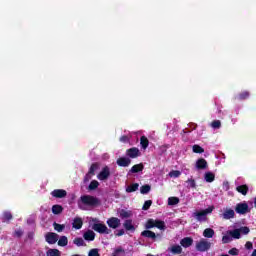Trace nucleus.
<instances>
[{
  "mask_svg": "<svg viewBox=\"0 0 256 256\" xmlns=\"http://www.w3.org/2000/svg\"><path fill=\"white\" fill-rule=\"evenodd\" d=\"M80 201L83 205H87L88 207H97L101 205V201L99 200V198L91 195L81 196Z\"/></svg>",
  "mask_w": 256,
  "mask_h": 256,
  "instance_id": "obj_1",
  "label": "nucleus"
},
{
  "mask_svg": "<svg viewBox=\"0 0 256 256\" xmlns=\"http://www.w3.org/2000/svg\"><path fill=\"white\" fill-rule=\"evenodd\" d=\"M213 209H215V206H210L204 210L194 212L193 217L198 220L199 223H205V221H207V215H209V213H213Z\"/></svg>",
  "mask_w": 256,
  "mask_h": 256,
  "instance_id": "obj_2",
  "label": "nucleus"
},
{
  "mask_svg": "<svg viewBox=\"0 0 256 256\" xmlns=\"http://www.w3.org/2000/svg\"><path fill=\"white\" fill-rule=\"evenodd\" d=\"M92 229L93 231H96V233H100V235H109V233H111V229L104 223H94Z\"/></svg>",
  "mask_w": 256,
  "mask_h": 256,
  "instance_id": "obj_3",
  "label": "nucleus"
},
{
  "mask_svg": "<svg viewBox=\"0 0 256 256\" xmlns=\"http://www.w3.org/2000/svg\"><path fill=\"white\" fill-rule=\"evenodd\" d=\"M209 249H211V242L207 241L205 238L200 239V241L196 243V250L200 251V253H205V251H209Z\"/></svg>",
  "mask_w": 256,
  "mask_h": 256,
  "instance_id": "obj_4",
  "label": "nucleus"
},
{
  "mask_svg": "<svg viewBox=\"0 0 256 256\" xmlns=\"http://www.w3.org/2000/svg\"><path fill=\"white\" fill-rule=\"evenodd\" d=\"M235 211L236 213H238V215H246V213H251V209H249V204H247L246 202H240L236 204Z\"/></svg>",
  "mask_w": 256,
  "mask_h": 256,
  "instance_id": "obj_5",
  "label": "nucleus"
},
{
  "mask_svg": "<svg viewBox=\"0 0 256 256\" xmlns=\"http://www.w3.org/2000/svg\"><path fill=\"white\" fill-rule=\"evenodd\" d=\"M97 177L99 181H107V179L111 177V169L109 168V166L103 167Z\"/></svg>",
  "mask_w": 256,
  "mask_h": 256,
  "instance_id": "obj_6",
  "label": "nucleus"
},
{
  "mask_svg": "<svg viewBox=\"0 0 256 256\" xmlns=\"http://www.w3.org/2000/svg\"><path fill=\"white\" fill-rule=\"evenodd\" d=\"M126 156L128 159H137V157H141V151L137 147H132L126 150Z\"/></svg>",
  "mask_w": 256,
  "mask_h": 256,
  "instance_id": "obj_7",
  "label": "nucleus"
},
{
  "mask_svg": "<svg viewBox=\"0 0 256 256\" xmlns=\"http://www.w3.org/2000/svg\"><path fill=\"white\" fill-rule=\"evenodd\" d=\"M110 229H119L121 227V219L117 217H111L106 221Z\"/></svg>",
  "mask_w": 256,
  "mask_h": 256,
  "instance_id": "obj_8",
  "label": "nucleus"
},
{
  "mask_svg": "<svg viewBox=\"0 0 256 256\" xmlns=\"http://www.w3.org/2000/svg\"><path fill=\"white\" fill-rule=\"evenodd\" d=\"M46 242H48L49 245H55L57 241H59V235L55 232H48L45 235Z\"/></svg>",
  "mask_w": 256,
  "mask_h": 256,
  "instance_id": "obj_9",
  "label": "nucleus"
},
{
  "mask_svg": "<svg viewBox=\"0 0 256 256\" xmlns=\"http://www.w3.org/2000/svg\"><path fill=\"white\" fill-rule=\"evenodd\" d=\"M52 197L55 199H65L67 197V191L63 189H55L51 192Z\"/></svg>",
  "mask_w": 256,
  "mask_h": 256,
  "instance_id": "obj_10",
  "label": "nucleus"
},
{
  "mask_svg": "<svg viewBox=\"0 0 256 256\" xmlns=\"http://www.w3.org/2000/svg\"><path fill=\"white\" fill-rule=\"evenodd\" d=\"M119 167H129L131 165V158L128 157H120L116 161Z\"/></svg>",
  "mask_w": 256,
  "mask_h": 256,
  "instance_id": "obj_11",
  "label": "nucleus"
},
{
  "mask_svg": "<svg viewBox=\"0 0 256 256\" xmlns=\"http://www.w3.org/2000/svg\"><path fill=\"white\" fill-rule=\"evenodd\" d=\"M141 237H145L146 239H152V241H155L157 239V234L151 230H144L141 232Z\"/></svg>",
  "mask_w": 256,
  "mask_h": 256,
  "instance_id": "obj_12",
  "label": "nucleus"
},
{
  "mask_svg": "<svg viewBox=\"0 0 256 256\" xmlns=\"http://www.w3.org/2000/svg\"><path fill=\"white\" fill-rule=\"evenodd\" d=\"M207 167H208L207 160H205L204 158H200L196 161V169L203 170V169H207Z\"/></svg>",
  "mask_w": 256,
  "mask_h": 256,
  "instance_id": "obj_13",
  "label": "nucleus"
},
{
  "mask_svg": "<svg viewBox=\"0 0 256 256\" xmlns=\"http://www.w3.org/2000/svg\"><path fill=\"white\" fill-rule=\"evenodd\" d=\"M180 245L187 249L188 247H191L193 245V238L191 237H185L180 241Z\"/></svg>",
  "mask_w": 256,
  "mask_h": 256,
  "instance_id": "obj_14",
  "label": "nucleus"
},
{
  "mask_svg": "<svg viewBox=\"0 0 256 256\" xmlns=\"http://www.w3.org/2000/svg\"><path fill=\"white\" fill-rule=\"evenodd\" d=\"M143 169H145V165H143V163L135 164L134 166L131 167L129 173H141Z\"/></svg>",
  "mask_w": 256,
  "mask_h": 256,
  "instance_id": "obj_15",
  "label": "nucleus"
},
{
  "mask_svg": "<svg viewBox=\"0 0 256 256\" xmlns=\"http://www.w3.org/2000/svg\"><path fill=\"white\" fill-rule=\"evenodd\" d=\"M236 191L238 193H241V195H247L249 193V186H247V184H243V185H240V186H237L236 187Z\"/></svg>",
  "mask_w": 256,
  "mask_h": 256,
  "instance_id": "obj_16",
  "label": "nucleus"
},
{
  "mask_svg": "<svg viewBox=\"0 0 256 256\" xmlns=\"http://www.w3.org/2000/svg\"><path fill=\"white\" fill-rule=\"evenodd\" d=\"M214 236H215V230H213V228H206L203 231V237H206V239H213Z\"/></svg>",
  "mask_w": 256,
  "mask_h": 256,
  "instance_id": "obj_17",
  "label": "nucleus"
},
{
  "mask_svg": "<svg viewBox=\"0 0 256 256\" xmlns=\"http://www.w3.org/2000/svg\"><path fill=\"white\" fill-rule=\"evenodd\" d=\"M85 241H95V232L93 230H88L83 235Z\"/></svg>",
  "mask_w": 256,
  "mask_h": 256,
  "instance_id": "obj_18",
  "label": "nucleus"
},
{
  "mask_svg": "<svg viewBox=\"0 0 256 256\" xmlns=\"http://www.w3.org/2000/svg\"><path fill=\"white\" fill-rule=\"evenodd\" d=\"M223 219H233L235 217V211L233 209H227L223 214H222Z\"/></svg>",
  "mask_w": 256,
  "mask_h": 256,
  "instance_id": "obj_19",
  "label": "nucleus"
},
{
  "mask_svg": "<svg viewBox=\"0 0 256 256\" xmlns=\"http://www.w3.org/2000/svg\"><path fill=\"white\" fill-rule=\"evenodd\" d=\"M11 219H13V214H11L10 211H4L2 213V221H3V223H9V221H11Z\"/></svg>",
  "mask_w": 256,
  "mask_h": 256,
  "instance_id": "obj_20",
  "label": "nucleus"
},
{
  "mask_svg": "<svg viewBox=\"0 0 256 256\" xmlns=\"http://www.w3.org/2000/svg\"><path fill=\"white\" fill-rule=\"evenodd\" d=\"M72 227L74 229H81V227H83V219H81L79 217L74 218Z\"/></svg>",
  "mask_w": 256,
  "mask_h": 256,
  "instance_id": "obj_21",
  "label": "nucleus"
},
{
  "mask_svg": "<svg viewBox=\"0 0 256 256\" xmlns=\"http://www.w3.org/2000/svg\"><path fill=\"white\" fill-rule=\"evenodd\" d=\"M123 226L126 231H135V226L133 225V220L131 219L125 220Z\"/></svg>",
  "mask_w": 256,
  "mask_h": 256,
  "instance_id": "obj_22",
  "label": "nucleus"
},
{
  "mask_svg": "<svg viewBox=\"0 0 256 256\" xmlns=\"http://www.w3.org/2000/svg\"><path fill=\"white\" fill-rule=\"evenodd\" d=\"M139 190V183H133L126 187V193H135Z\"/></svg>",
  "mask_w": 256,
  "mask_h": 256,
  "instance_id": "obj_23",
  "label": "nucleus"
},
{
  "mask_svg": "<svg viewBox=\"0 0 256 256\" xmlns=\"http://www.w3.org/2000/svg\"><path fill=\"white\" fill-rule=\"evenodd\" d=\"M204 179L206 183H213V181H215V174L213 172H206L204 174Z\"/></svg>",
  "mask_w": 256,
  "mask_h": 256,
  "instance_id": "obj_24",
  "label": "nucleus"
},
{
  "mask_svg": "<svg viewBox=\"0 0 256 256\" xmlns=\"http://www.w3.org/2000/svg\"><path fill=\"white\" fill-rule=\"evenodd\" d=\"M170 251L173 255H181V253H183V248L179 245H173Z\"/></svg>",
  "mask_w": 256,
  "mask_h": 256,
  "instance_id": "obj_25",
  "label": "nucleus"
},
{
  "mask_svg": "<svg viewBox=\"0 0 256 256\" xmlns=\"http://www.w3.org/2000/svg\"><path fill=\"white\" fill-rule=\"evenodd\" d=\"M52 213L54 215H61V213H63V206L59 205V204H55L52 206Z\"/></svg>",
  "mask_w": 256,
  "mask_h": 256,
  "instance_id": "obj_26",
  "label": "nucleus"
},
{
  "mask_svg": "<svg viewBox=\"0 0 256 256\" xmlns=\"http://www.w3.org/2000/svg\"><path fill=\"white\" fill-rule=\"evenodd\" d=\"M155 227L157 229H160V231H165L167 229V226L165 225V221L162 220H154Z\"/></svg>",
  "mask_w": 256,
  "mask_h": 256,
  "instance_id": "obj_27",
  "label": "nucleus"
},
{
  "mask_svg": "<svg viewBox=\"0 0 256 256\" xmlns=\"http://www.w3.org/2000/svg\"><path fill=\"white\" fill-rule=\"evenodd\" d=\"M131 215H132L131 211H127L125 209H121L119 211L120 219H129V217H131Z\"/></svg>",
  "mask_w": 256,
  "mask_h": 256,
  "instance_id": "obj_28",
  "label": "nucleus"
},
{
  "mask_svg": "<svg viewBox=\"0 0 256 256\" xmlns=\"http://www.w3.org/2000/svg\"><path fill=\"white\" fill-rule=\"evenodd\" d=\"M249 91H244L240 94H238L235 99H237V101H245V99H249Z\"/></svg>",
  "mask_w": 256,
  "mask_h": 256,
  "instance_id": "obj_29",
  "label": "nucleus"
},
{
  "mask_svg": "<svg viewBox=\"0 0 256 256\" xmlns=\"http://www.w3.org/2000/svg\"><path fill=\"white\" fill-rule=\"evenodd\" d=\"M69 244V239H67V236H61L58 240L59 247H67Z\"/></svg>",
  "mask_w": 256,
  "mask_h": 256,
  "instance_id": "obj_30",
  "label": "nucleus"
},
{
  "mask_svg": "<svg viewBox=\"0 0 256 256\" xmlns=\"http://www.w3.org/2000/svg\"><path fill=\"white\" fill-rule=\"evenodd\" d=\"M140 145L142 149H147L149 147V139H147L146 136H141L140 137Z\"/></svg>",
  "mask_w": 256,
  "mask_h": 256,
  "instance_id": "obj_31",
  "label": "nucleus"
},
{
  "mask_svg": "<svg viewBox=\"0 0 256 256\" xmlns=\"http://www.w3.org/2000/svg\"><path fill=\"white\" fill-rule=\"evenodd\" d=\"M99 188V181L92 180L88 186V191H95Z\"/></svg>",
  "mask_w": 256,
  "mask_h": 256,
  "instance_id": "obj_32",
  "label": "nucleus"
},
{
  "mask_svg": "<svg viewBox=\"0 0 256 256\" xmlns=\"http://www.w3.org/2000/svg\"><path fill=\"white\" fill-rule=\"evenodd\" d=\"M97 169H99V163H97V162L92 163L91 166H90V168H89L88 173H89L90 175L95 176V172L97 171Z\"/></svg>",
  "mask_w": 256,
  "mask_h": 256,
  "instance_id": "obj_33",
  "label": "nucleus"
},
{
  "mask_svg": "<svg viewBox=\"0 0 256 256\" xmlns=\"http://www.w3.org/2000/svg\"><path fill=\"white\" fill-rule=\"evenodd\" d=\"M151 191V185L146 184L140 187V193L142 195H147V193H149Z\"/></svg>",
  "mask_w": 256,
  "mask_h": 256,
  "instance_id": "obj_34",
  "label": "nucleus"
},
{
  "mask_svg": "<svg viewBox=\"0 0 256 256\" xmlns=\"http://www.w3.org/2000/svg\"><path fill=\"white\" fill-rule=\"evenodd\" d=\"M179 202H180L179 197L172 196L168 198V205L170 206L179 205Z\"/></svg>",
  "mask_w": 256,
  "mask_h": 256,
  "instance_id": "obj_35",
  "label": "nucleus"
},
{
  "mask_svg": "<svg viewBox=\"0 0 256 256\" xmlns=\"http://www.w3.org/2000/svg\"><path fill=\"white\" fill-rule=\"evenodd\" d=\"M230 235L231 237H233V239H241V230H239V228L234 229L230 231Z\"/></svg>",
  "mask_w": 256,
  "mask_h": 256,
  "instance_id": "obj_36",
  "label": "nucleus"
},
{
  "mask_svg": "<svg viewBox=\"0 0 256 256\" xmlns=\"http://www.w3.org/2000/svg\"><path fill=\"white\" fill-rule=\"evenodd\" d=\"M53 227H54L55 231H57L58 233H63V230L65 229V225L59 224L57 222L53 223Z\"/></svg>",
  "mask_w": 256,
  "mask_h": 256,
  "instance_id": "obj_37",
  "label": "nucleus"
},
{
  "mask_svg": "<svg viewBox=\"0 0 256 256\" xmlns=\"http://www.w3.org/2000/svg\"><path fill=\"white\" fill-rule=\"evenodd\" d=\"M47 256H61V251H59L58 249H49L46 252Z\"/></svg>",
  "mask_w": 256,
  "mask_h": 256,
  "instance_id": "obj_38",
  "label": "nucleus"
},
{
  "mask_svg": "<svg viewBox=\"0 0 256 256\" xmlns=\"http://www.w3.org/2000/svg\"><path fill=\"white\" fill-rule=\"evenodd\" d=\"M192 151H193V153H199V154L205 153V149H203V147H201L198 144L193 145Z\"/></svg>",
  "mask_w": 256,
  "mask_h": 256,
  "instance_id": "obj_39",
  "label": "nucleus"
},
{
  "mask_svg": "<svg viewBox=\"0 0 256 256\" xmlns=\"http://www.w3.org/2000/svg\"><path fill=\"white\" fill-rule=\"evenodd\" d=\"M74 245H77V247H83L85 245V240L81 237H77L73 240Z\"/></svg>",
  "mask_w": 256,
  "mask_h": 256,
  "instance_id": "obj_40",
  "label": "nucleus"
},
{
  "mask_svg": "<svg viewBox=\"0 0 256 256\" xmlns=\"http://www.w3.org/2000/svg\"><path fill=\"white\" fill-rule=\"evenodd\" d=\"M112 256H125V249H122L121 247L116 248L112 253Z\"/></svg>",
  "mask_w": 256,
  "mask_h": 256,
  "instance_id": "obj_41",
  "label": "nucleus"
},
{
  "mask_svg": "<svg viewBox=\"0 0 256 256\" xmlns=\"http://www.w3.org/2000/svg\"><path fill=\"white\" fill-rule=\"evenodd\" d=\"M151 205H153V201L152 200H146L142 206V210L143 211H149V209H151Z\"/></svg>",
  "mask_w": 256,
  "mask_h": 256,
  "instance_id": "obj_42",
  "label": "nucleus"
},
{
  "mask_svg": "<svg viewBox=\"0 0 256 256\" xmlns=\"http://www.w3.org/2000/svg\"><path fill=\"white\" fill-rule=\"evenodd\" d=\"M155 227V220L154 219H148L145 224V229H153Z\"/></svg>",
  "mask_w": 256,
  "mask_h": 256,
  "instance_id": "obj_43",
  "label": "nucleus"
},
{
  "mask_svg": "<svg viewBox=\"0 0 256 256\" xmlns=\"http://www.w3.org/2000/svg\"><path fill=\"white\" fill-rule=\"evenodd\" d=\"M212 129H221V120H214L211 123Z\"/></svg>",
  "mask_w": 256,
  "mask_h": 256,
  "instance_id": "obj_44",
  "label": "nucleus"
},
{
  "mask_svg": "<svg viewBox=\"0 0 256 256\" xmlns=\"http://www.w3.org/2000/svg\"><path fill=\"white\" fill-rule=\"evenodd\" d=\"M186 183L189 184V187H191V189H197V182H195V179L190 178L186 181Z\"/></svg>",
  "mask_w": 256,
  "mask_h": 256,
  "instance_id": "obj_45",
  "label": "nucleus"
},
{
  "mask_svg": "<svg viewBox=\"0 0 256 256\" xmlns=\"http://www.w3.org/2000/svg\"><path fill=\"white\" fill-rule=\"evenodd\" d=\"M239 229V231H240V234L242 233V235H249V233H250V229H249V227H247V226H243V227H240V228H238Z\"/></svg>",
  "mask_w": 256,
  "mask_h": 256,
  "instance_id": "obj_46",
  "label": "nucleus"
},
{
  "mask_svg": "<svg viewBox=\"0 0 256 256\" xmlns=\"http://www.w3.org/2000/svg\"><path fill=\"white\" fill-rule=\"evenodd\" d=\"M169 177H181V171L179 170H172L170 173H169Z\"/></svg>",
  "mask_w": 256,
  "mask_h": 256,
  "instance_id": "obj_47",
  "label": "nucleus"
},
{
  "mask_svg": "<svg viewBox=\"0 0 256 256\" xmlns=\"http://www.w3.org/2000/svg\"><path fill=\"white\" fill-rule=\"evenodd\" d=\"M88 256H101V254H99V249L93 248L89 251Z\"/></svg>",
  "mask_w": 256,
  "mask_h": 256,
  "instance_id": "obj_48",
  "label": "nucleus"
},
{
  "mask_svg": "<svg viewBox=\"0 0 256 256\" xmlns=\"http://www.w3.org/2000/svg\"><path fill=\"white\" fill-rule=\"evenodd\" d=\"M93 178V174H90L89 172L84 176L83 182L89 183L90 179Z\"/></svg>",
  "mask_w": 256,
  "mask_h": 256,
  "instance_id": "obj_49",
  "label": "nucleus"
},
{
  "mask_svg": "<svg viewBox=\"0 0 256 256\" xmlns=\"http://www.w3.org/2000/svg\"><path fill=\"white\" fill-rule=\"evenodd\" d=\"M229 255H239V249L232 248L228 251Z\"/></svg>",
  "mask_w": 256,
  "mask_h": 256,
  "instance_id": "obj_50",
  "label": "nucleus"
},
{
  "mask_svg": "<svg viewBox=\"0 0 256 256\" xmlns=\"http://www.w3.org/2000/svg\"><path fill=\"white\" fill-rule=\"evenodd\" d=\"M119 140L121 141V143H128V141H129V136L123 135V136L120 137Z\"/></svg>",
  "mask_w": 256,
  "mask_h": 256,
  "instance_id": "obj_51",
  "label": "nucleus"
},
{
  "mask_svg": "<svg viewBox=\"0 0 256 256\" xmlns=\"http://www.w3.org/2000/svg\"><path fill=\"white\" fill-rule=\"evenodd\" d=\"M14 235L18 238L23 237V230L21 229L15 230Z\"/></svg>",
  "mask_w": 256,
  "mask_h": 256,
  "instance_id": "obj_52",
  "label": "nucleus"
},
{
  "mask_svg": "<svg viewBox=\"0 0 256 256\" xmlns=\"http://www.w3.org/2000/svg\"><path fill=\"white\" fill-rule=\"evenodd\" d=\"M27 238H28L30 241H33V239H35V232H33V231L28 232Z\"/></svg>",
  "mask_w": 256,
  "mask_h": 256,
  "instance_id": "obj_53",
  "label": "nucleus"
},
{
  "mask_svg": "<svg viewBox=\"0 0 256 256\" xmlns=\"http://www.w3.org/2000/svg\"><path fill=\"white\" fill-rule=\"evenodd\" d=\"M123 235H125V230L124 229H120L116 233V237H123Z\"/></svg>",
  "mask_w": 256,
  "mask_h": 256,
  "instance_id": "obj_54",
  "label": "nucleus"
},
{
  "mask_svg": "<svg viewBox=\"0 0 256 256\" xmlns=\"http://www.w3.org/2000/svg\"><path fill=\"white\" fill-rule=\"evenodd\" d=\"M245 247H246V249H248L250 251L251 249H253V243L248 241V242H246Z\"/></svg>",
  "mask_w": 256,
  "mask_h": 256,
  "instance_id": "obj_55",
  "label": "nucleus"
},
{
  "mask_svg": "<svg viewBox=\"0 0 256 256\" xmlns=\"http://www.w3.org/2000/svg\"><path fill=\"white\" fill-rule=\"evenodd\" d=\"M222 241L223 243H229V241H231V238L229 236H223Z\"/></svg>",
  "mask_w": 256,
  "mask_h": 256,
  "instance_id": "obj_56",
  "label": "nucleus"
},
{
  "mask_svg": "<svg viewBox=\"0 0 256 256\" xmlns=\"http://www.w3.org/2000/svg\"><path fill=\"white\" fill-rule=\"evenodd\" d=\"M252 256H256V249L252 252Z\"/></svg>",
  "mask_w": 256,
  "mask_h": 256,
  "instance_id": "obj_57",
  "label": "nucleus"
},
{
  "mask_svg": "<svg viewBox=\"0 0 256 256\" xmlns=\"http://www.w3.org/2000/svg\"><path fill=\"white\" fill-rule=\"evenodd\" d=\"M254 207H256V197L254 198Z\"/></svg>",
  "mask_w": 256,
  "mask_h": 256,
  "instance_id": "obj_58",
  "label": "nucleus"
},
{
  "mask_svg": "<svg viewBox=\"0 0 256 256\" xmlns=\"http://www.w3.org/2000/svg\"><path fill=\"white\" fill-rule=\"evenodd\" d=\"M93 221H95L96 223H99V220H97V218H95Z\"/></svg>",
  "mask_w": 256,
  "mask_h": 256,
  "instance_id": "obj_59",
  "label": "nucleus"
},
{
  "mask_svg": "<svg viewBox=\"0 0 256 256\" xmlns=\"http://www.w3.org/2000/svg\"><path fill=\"white\" fill-rule=\"evenodd\" d=\"M72 256H80V255H78V254H74V255H72Z\"/></svg>",
  "mask_w": 256,
  "mask_h": 256,
  "instance_id": "obj_60",
  "label": "nucleus"
}]
</instances>
